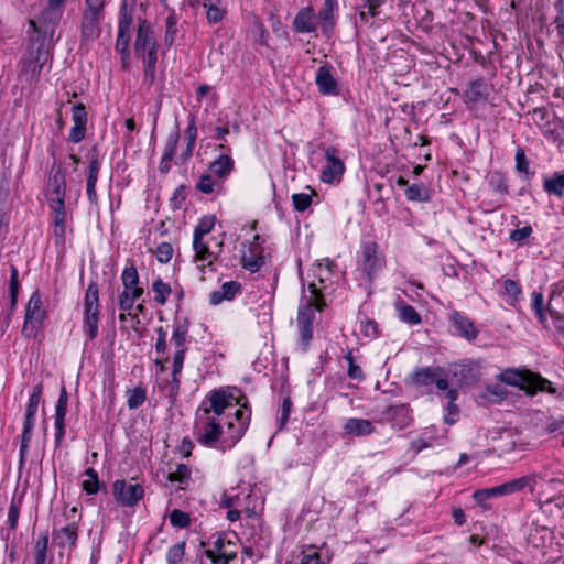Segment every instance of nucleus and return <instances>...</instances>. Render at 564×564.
Here are the masks:
<instances>
[{
  "label": "nucleus",
  "mask_w": 564,
  "mask_h": 564,
  "mask_svg": "<svg viewBox=\"0 0 564 564\" xmlns=\"http://www.w3.org/2000/svg\"><path fill=\"white\" fill-rule=\"evenodd\" d=\"M500 377L505 383L519 387L528 394H534L538 391L556 393V389L553 388L551 381L531 371L506 370Z\"/></svg>",
  "instance_id": "obj_1"
},
{
  "label": "nucleus",
  "mask_w": 564,
  "mask_h": 564,
  "mask_svg": "<svg viewBox=\"0 0 564 564\" xmlns=\"http://www.w3.org/2000/svg\"><path fill=\"white\" fill-rule=\"evenodd\" d=\"M134 51L144 61L145 75H154L156 65V40L150 25L143 21L139 24Z\"/></svg>",
  "instance_id": "obj_2"
},
{
  "label": "nucleus",
  "mask_w": 564,
  "mask_h": 564,
  "mask_svg": "<svg viewBox=\"0 0 564 564\" xmlns=\"http://www.w3.org/2000/svg\"><path fill=\"white\" fill-rule=\"evenodd\" d=\"M310 289V297L306 301V304L299 310L297 323L301 332V339L305 346L310 344V340L313 336V318L314 312L313 307L318 311H322L325 306V302L321 294V291L316 288L314 282L308 284Z\"/></svg>",
  "instance_id": "obj_3"
},
{
  "label": "nucleus",
  "mask_w": 564,
  "mask_h": 564,
  "mask_svg": "<svg viewBox=\"0 0 564 564\" xmlns=\"http://www.w3.org/2000/svg\"><path fill=\"white\" fill-rule=\"evenodd\" d=\"M61 18V12L46 7L37 20L31 19L29 21L33 32L37 34L36 39H32V43L34 44L35 42H40L36 48V61H40L42 52L45 50V40L48 39L52 41L55 33V28L57 26Z\"/></svg>",
  "instance_id": "obj_4"
},
{
  "label": "nucleus",
  "mask_w": 564,
  "mask_h": 564,
  "mask_svg": "<svg viewBox=\"0 0 564 564\" xmlns=\"http://www.w3.org/2000/svg\"><path fill=\"white\" fill-rule=\"evenodd\" d=\"M46 318V311L43 307L40 294L37 291L33 292L25 310L24 324L22 327V335L26 338L36 337L43 327Z\"/></svg>",
  "instance_id": "obj_5"
},
{
  "label": "nucleus",
  "mask_w": 564,
  "mask_h": 564,
  "mask_svg": "<svg viewBox=\"0 0 564 564\" xmlns=\"http://www.w3.org/2000/svg\"><path fill=\"white\" fill-rule=\"evenodd\" d=\"M85 321H84V332L87 334L88 338L91 340L96 338L98 334V321H99V295H98V286L95 282H91L85 294Z\"/></svg>",
  "instance_id": "obj_6"
},
{
  "label": "nucleus",
  "mask_w": 564,
  "mask_h": 564,
  "mask_svg": "<svg viewBox=\"0 0 564 564\" xmlns=\"http://www.w3.org/2000/svg\"><path fill=\"white\" fill-rule=\"evenodd\" d=\"M196 425L198 429V442L204 445H213L221 434V427L215 416L210 415V409H198L196 412Z\"/></svg>",
  "instance_id": "obj_7"
},
{
  "label": "nucleus",
  "mask_w": 564,
  "mask_h": 564,
  "mask_svg": "<svg viewBox=\"0 0 564 564\" xmlns=\"http://www.w3.org/2000/svg\"><path fill=\"white\" fill-rule=\"evenodd\" d=\"M112 494L121 506L133 507L143 498L144 489L139 484L118 479L112 484Z\"/></svg>",
  "instance_id": "obj_8"
},
{
  "label": "nucleus",
  "mask_w": 564,
  "mask_h": 564,
  "mask_svg": "<svg viewBox=\"0 0 564 564\" xmlns=\"http://www.w3.org/2000/svg\"><path fill=\"white\" fill-rule=\"evenodd\" d=\"M378 249V245L372 241L366 242L362 247V269L370 281L384 264V259L379 254Z\"/></svg>",
  "instance_id": "obj_9"
},
{
  "label": "nucleus",
  "mask_w": 564,
  "mask_h": 564,
  "mask_svg": "<svg viewBox=\"0 0 564 564\" xmlns=\"http://www.w3.org/2000/svg\"><path fill=\"white\" fill-rule=\"evenodd\" d=\"M102 18L104 13L84 11L80 23L82 43L88 44L100 36V21Z\"/></svg>",
  "instance_id": "obj_10"
},
{
  "label": "nucleus",
  "mask_w": 564,
  "mask_h": 564,
  "mask_svg": "<svg viewBox=\"0 0 564 564\" xmlns=\"http://www.w3.org/2000/svg\"><path fill=\"white\" fill-rule=\"evenodd\" d=\"M335 148H327L325 151L326 165L323 167L321 178L323 182L332 183L337 177H340L345 171V165L336 155Z\"/></svg>",
  "instance_id": "obj_11"
},
{
  "label": "nucleus",
  "mask_w": 564,
  "mask_h": 564,
  "mask_svg": "<svg viewBox=\"0 0 564 564\" xmlns=\"http://www.w3.org/2000/svg\"><path fill=\"white\" fill-rule=\"evenodd\" d=\"M332 70L333 66L326 63L322 65L316 73L315 83L319 93L323 95H338L339 93L338 84Z\"/></svg>",
  "instance_id": "obj_12"
},
{
  "label": "nucleus",
  "mask_w": 564,
  "mask_h": 564,
  "mask_svg": "<svg viewBox=\"0 0 564 564\" xmlns=\"http://www.w3.org/2000/svg\"><path fill=\"white\" fill-rule=\"evenodd\" d=\"M453 377L460 386H470L479 380L480 371L477 364H457L452 368Z\"/></svg>",
  "instance_id": "obj_13"
},
{
  "label": "nucleus",
  "mask_w": 564,
  "mask_h": 564,
  "mask_svg": "<svg viewBox=\"0 0 564 564\" xmlns=\"http://www.w3.org/2000/svg\"><path fill=\"white\" fill-rule=\"evenodd\" d=\"M99 170L100 163L98 160V154L94 149L89 155V169L87 177V196L88 200L94 205L97 204L96 183L98 180Z\"/></svg>",
  "instance_id": "obj_14"
},
{
  "label": "nucleus",
  "mask_w": 564,
  "mask_h": 564,
  "mask_svg": "<svg viewBox=\"0 0 564 564\" xmlns=\"http://www.w3.org/2000/svg\"><path fill=\"white\" fill-rule=\"evenodd\" d=\"M449 319L455 326L456 330L460 336L467 340H474L478 335V329L474 323L465 315L459 312H453L449 315Z\"/></svg>",
  "instance_id": "obj_15"
},
{
  "label": "nucleus",
  "mask_w": 564,
  "mask_h": 564,
  "mask_svg": "<svg viewBox=\"0 0 564 564\" xmlns=\"http://www.w3.org/2000/svg\"><path fill=\"white\" fill-rule=\"evenodd\" d=\"M489 96V86L482 78L469 83L464 97L466 102L477 104L486 101Z\"/></svg>",
  "instance_id": "obj_16"
},
{
  "label": "nucleus",
  "mask_w": 564,
  "mask_h": 564,
  "mask_svg": "<svg viewBox=\"0 0 564 564\" xmlns=\"http://www.w3.org/2000/svg\"><path fill=\"white\" fill-rule=\"evenodd\" d=\"M219 0H194L192 7L195 9L203 8L209 23L219 22L225 11L219 7Z\"/></svg>",
  "instance_id": "obj_17"
},
{
  "label": "nucleus",
  "mask_w": 564,
  "mask_h": 564,
  "mask_svg": "<svg viewBox=\"0 0 564 564\" xmlns=\"http://www.w3.org/2000/svg\"><path fill=\"white\" fill-rule=\"evenodd\" d=\"M77 538L78 525L75 523H70L66 527H63L59 530L54 531L53 534V539L59 547H74L76 545Z\"/></svg>",
  "instance_id": "obj_18"
},
{
  "label": "nucleus",
  "mask_w": 564,
  "mask_h": 564,
  "mask_svg": "<svg viewBox=\"0 0 564 564\" xmlns=\"http://www.w3.org/2000/svg\"><path fill=\"white\" fill-rule=\"evenodd\" d=\"M344 431L354 436H365L371 434L375 427L369 420L351 417L346 421Z\"/></svg>",
  "instance_id": "obj_19"
},
{
  "label": "nucleus",
  "mask_w": 564,
  "mask_h": 564,
  "mask_svg": "<svg viewBox=\"0 0 564 564\" xmlns=\"http://www.w3.org/2000/svg\"><path fill=\"white\" fill-rule=\"evenodd\" d=\"M293 28L300 33L314 32L316 30V24L314 22L313 10L311 8L302 9L294 18Z\"/></svg>",
  "instance_id": "obj_20"
},
{
  "label": "nucleus",
  "mask_w": 564,
  "mask_h": 564,
  "mask_svg": "<svg viewBox=\"0 0 564 564\" xmlns=\"http://www.w3.org/2000/svg\"><path fill=\"white\" fill-rule=\"evenodd\" d=\"M235 419L237 421V425L232 422H228V430H232V434L230 436L232 443L240 440L247 431L250 421V411L246 412L243 409H238L235 412Z\"/></svg>",
  "instance_id": "obj_21"
},
{
  "label": "nucleus",
  "mask_w": 564,
  "mask_h": 564,
  "mask_svg": "<svg viewBox=\"0 0 564 564\" xmlns=\"http://www.w3.org/2000/svg\"><path fill=\"white\" fill-rule=\"evenodd\" d=\"M47 186L50 196L65 197L66 176L61 167L52 170Z\"/></svg>",
  "instance_id": "obj_22"
},
{
  "label": "nucleus",
  "mask_w": 564,
  "mask_h": 564,
  "mask_svg": "<svg viewBox=\"0 0 564 564\" xmlns=\"http://www.w3.org/2000/svg\"><path fill=\"white\" fill-rule=\"evenodd\" d=\"M442 370L440 368L425 367L416 369L412 377V383L414 386H429L436 380L438 376H441Z\"/></svg>",
  "instance_id": "obj_23"
},
{
  "label": "nucleus",
  "mask_w": 564,
  "mask_h": 564,
  "mask_svg": "<svg viewBox=\"0 0 564 564\" xmlns=\"http://www.w3.org/2000/svg\"><path fill=\"white\" fill-rule=\"evenodd\" d=\"M534 478L535 477L533 475H529V476H523V477H520L517 479H512L508 482L501 484L500 491H502V496H505V495H510L513 492L521 491L525 487H530L531 489H533V486L535 484Z\"/></svg>",
  "instance_id": "obj_24"
},
{
  "label": "nucleus",
  "mask_w": 564,
  "mask_h": 564,
  "mask_svg": "<svg viewBox=\"0 0 564 564\" xmlns=\"http://www.w3.org/2000/svg\"><path fill=\"white\" fill-rule=\"evenodd\" d=\"M231 399V395H227L221 390L213 392L209 398L210 406L208 408L210 409V414L221 415L228 406H232Z\"/></svg>",
  "instance_id": "obj_25"
},
{
  "label": "nucleus",
  "mask_w": 564,
  "mask_h": 564,
  "mask_svg": "<svg viewBox=\"0 0 564 564\" xmlns=\"http://www.w3.org/2000/svg\"><path fill=\"white\" fill-rule=\"evenodd\" d=\"M395 308L399 313V318L402 322L410 325H416L421 323V316L416 310L413 306L406 304L403 300H398L395 302Z\"/></svg>",
  "instance_id": "obj_26"
},
{
  "label": "nucleus",
  "mask_w": 564,
  "mask_h": 564,
  "mask_svg": "<svg viewBox=\"0 0 564 564\" xmlns=\"http://www.w3.org/2000/svg\"><path fill=\"white\" fill-rule=\"evenodd\" d=\"M544 191L557 197H564V174L555 173L551 178H545Z\"/></svg>",
  "instance_id": "obj_27"
},
{
  "label": "nucleus",
  "mask_w": 564,
  "mask_h": 564,
  "mask_svg": "<svg viewBox=\"0 0 564 564\" xmlns=\"http://www.w3.org/2000/svg\"><path fill=\"white\" fill-rule=\"evenodd\" d=\"M234 162L227 154H221L217 160L210 163L209 170L215 175L223 177L232 170Z\"/></svg>",
  "instance_id": "obj_28"
},
{
  "label": "nucleus",
  "mask_w": 564,
  "mask_h": 564,
  "mask_svg": "<svg viewBox=\"0 0 564 564\" xmlns=\"http://www.w3.org/2000/svg\"><path fill=\"white\" fill-rule=\"evenodd\" d=\"M204 237H193V248L195 251V261H207L208 265H212L214 257L213 252L209 250V247L203 241Z\"/></svg>",
  "instance_id": "obj_29"
},
{
  "label": "nucleus",
  "mask_w": 564,
  "mask_h": 564,
  "mask_svg": "<svg viewBox=\"0 0 564 564\" xmlns=\"http://www.w3.org/2000/svg\"><path fill=\"white\" fill-rule=\"evenodd\" d=\"M143 294L142 288H134L132 291L123 290L119 296V307L123 312H129L133 307V303Z\"/></svg>",
  "instance_id": "obj_30"
},
{
  "label": "nucleus",
  "mask_w": 564,
  "mask_h": 564,
  "mask_svg": "<svg viewBox=\"0 0 564 564\" xmlns=\"http://www.w3.org/2000/svg\"><path fill=\"white\" fill-rule=\"evenodd\" d=\"M336 4V0H325L323 8L318 12V19L323 23L324 31H328V29L333 25V14Z\"/></svg>",
  "instance_id": "obj_31"
},
{
  "label": "nucleus",
  "mask_w": 564,
  "mask_h": 564,
  "mask_svg": "<svg viewBox=\"0 0 564 564\" xmlns=\"http://www.w3.org/2000/svg\"><path fill=\"white\" fill-rule=\"evenodd\" d=\"M405 196L413 202H427L430 199V191L423 184H413L405 189Z\"/></svg>",
  "instance_id": "obj_32"
},
{
  "label": "nucleus",
  "mask_w": 564,
  "mask_h": 564,
  "mask_svg": "<svg viewBox=\"0 0 564 564\" xmlns=\"http://www.w3.org/2000/svg\"><path fill=\"white\" fill-rule=\"evenodd\" d=\"M184 357H185L184 349L177 350L173 357V380H172L171 391L174 393H176L180 388V380H178L177 376L182 371Z\"/></svg>",
  "instance_id": "obj_33"
},
{
  "label": "nucleus",
  "mask_w": 564,
  "mask_h": 564,
  "mask_svg": "<svg viewBox=\"0 0 564 564\" xmlns=\"http://www.w3.org/2000/svg\"><path fill=\"white\" fill-rule=\"evenodd\" d=\"M127 394H128L127 404L130 410H134V409H138L139 406H141L147 398L145 390L141 387H137L134 389L128 390Z\"/></svg>",
  "instance_id": "obj_34"
},
{
  "label": "nucleus",
  "mask_w": 564,
  "mask_h": 564,
  "mask_svg": "<svg viewBox=\"0 0 564 564\" xmlns=\"http://www.w3.org/2000/svg\"><path fill=\"white\" fill-rule=\"evenodd\" d=\"M85 475L88 477V479L83 482V485H82L83 489L88 495L97 494V491L99 489V479H98L97 471L90 467L85 470Z\"/></svg>",
  "instance_id": "obj_35"
},
{
  "label": "nucleus",
  "mask_w": 564,
  "mask_h": 564,
  "mask_svg": "<svg viewBox=\"0 0 564 564\" xmlns=\"http://www.w3.org/2000/svg\"><path fill=\"white\" fill-rule=\"evenodd\" d=\"M121 279L124 290L132 291L134 288H138L137 284L139 282V274L133 265L123 270Z\"/></svg>",
  "instance_id": "obj_36"
},
{
  "label": "nucleus",
  "mask_w": 564,
  "mask_h": 564,
  "mask_svg": "<svg viewBox=\"0 0 564 564\" xmlns=\"http://www.w3.org/2000/svg\"><path fill=\"white\" fill-rule=\"evenodd\" d=\"M152 289L155 293V302L164 305L166 302V295L171 293V286L164 283L160 278H158L152 285Z\"/></svg>",
  "instance_id": "obj_37"
},
{
  "label": "nucleus",
  "mask_w": 564,
  "mask_h": 564,
  "mask_svg": "<svg viewBox=\"0 0 564 564\" xmlns=\"http://www.w3.org/2000/svg\"><path fill=\"white\" fill-rule=\"evenodd\" d=\"M176 24H177L176 15L174 13L169 14V17L166 18V31H165V35H164V43L167 46L173 45V43L175 41V35L177 32Z\"/></svg>",
  "instance_id": "obj_38"
},
{
  "label": "nucleus",
  "mask_w": 564,
  "mask_h": 564,
  "mask_svg": "<svg viewBox=\"0 0 564 564\" xmlns=\"http://www.w3.org/2000/svg\"><path fill=\"white\" fill-rule=\"evenodd\" d=\"M19 281L18 269L14 265L10 268V304L11 310H14L18 301Z\"/></svg>",
  "instance_id": "obj_39"
},
{
  "label": "nucleus",
  "mask_w": 564,
  "mask_h": 564,
  "mask_svg": "<svg viewBox=\"0 0 564 564\" xmlns=\"http://www.w3.org/2000/svg\"><path fill=\"white\" fill-rule=\"evenodd\" d=\"M130 42V33L118 31V36L116 41V50L122 56L123 66H126V57L128 56V47Z\"/></svg>",
  "instance_id": "obj_40"
},
{
  "label": "nucleus",
  "mask_w": 564,
  "mask_h": 564,
  "mask_svg": "<svg viewBox=\"0 0 564 564\" xmlns=\"http://www.w3.org/2000/svg\"><path fill=\"white\" fill-rule=\"evenodd\" d=\"M215 226L214 216L203 217L194 230V237H205Z\"/></svg>",
  "instance_id": "obj_41"
},
{
  "label": "nucleus",
  "mask_w": 564,
  "mask_h": 564,
  "mask_svg": "<svg viewBox=\"0 0 564 564\" xmlns=\"http://www.w3.org/2000/svg\"><path fill=\"white\" fill-rule=\"evenodd\" d=\"M188 332V325L186 322L178 323L174 326L172 340L177 347H182L186 341V336Z\"/></svg>",
  "instance_id": "obj_42"
},
{
  "label": "nucleus",
  "mask_w": 564,
  "mask_h": 564,
  "mask_svg": "<svg viewBox=\"0 0 564 564\" xmlns=\"http://www.w3.org/2000/svg\"><path fill=\"white\" fill-rule=\"evenodd\" d=\"M48 546V536L47 534H42L35 544L36 549V556H35V563L36 564H44L46 560V551Z\"/></svg>",
  "instance_id": "obj_43"
},
{
  "label": "nucleus",
  "mask_w": 564,
  "mask_h": 564,
  "mask_svg": "<svg viewBox=\"0 0 564 564\" xmlns=\"http://www.w3.org/2000/svg\"><path fill=\"white\" fill-rule=\"evenodd\" d=\"M500 490H501L500 485L492 487V488L480 489V490H476L474 492L473 497L477 502L481 503L485 500L490 499L492 497L502 496V491H500Z\"/></svg>",
  "instance_id": "obj_44"
},
{
  "label": "nucleus",
  "mask_w": 564,
  "mask_h": 564,
  "mask_svg": "<svg viewBox=\"0 0 564 564\" xmlns=\"http://www.w3.org/2000/svg\"><path fill=\"white\" fill-rule=\"evenodd\" d=\"M185 551V542L172 545L169 549L166 560L169 564H177L182 561Z\"/></svg>",
  "instance_id": "obj_45"
},
{
  "label": "nucleus",
  "mask_w": 564,
  "mask_h": 564,
  "mask_svg": "<svg viewBox=\"0 0 564 564\" xmlns=\"http://www.w3.org/2000/svg\"><path fill=\"white\" fill-rule=\"evenodd\" d=\"M170 522L172 525L183 529L189 524L191 519L188 513L178 509H174L170 513Z\"/></svg>",
  "instance_id": "obj_46"
},
{
  "label": "nucleus",
  "mask_w": 564,
  "mask_h": 564,
  "mask_svg": "<svg viewBox=\"0 0 564 564\" xmlns=\"http://www.w3.org/2000/svg\"><path fill=\"white\" fill-rule=\"evenodd\" d=\"M294 208L297 212L306 210L312 204V195L307 193H297L292 195Z\"/></svg>",
  "instance_id": "obj_47"
},
{
  "label": "nucleus",
  "mask_w": 564,
  "mask_h": 564,
  "mask_svg": "<svg viewBox=\"0 0 564 564\" xmlns=\"http://www.w3.org/2000/svg\"><path fill=\"white\" fill-rule=\"evenodd\" d=\"M180 140V130L176 128L167 138L164 147L163 155L166 158H173Z\"/></svg>",
  "instance_id": "obj_48"
},
{
  "label": "nucleus",
  "mask_w": 564,
  "mask_h": 564,
  "mask_svg": "<svg viewBox=\"0 0 564 564\" xmlns=\"http://www.w3.org/2000/svg\"><path fill=\"white\" fill-rule=\"evenodd\" d=\"M516 170L529 177V161L527 160L525 152L522 148H518L516 152Z\"/></svg>",
  "instance_id": "obj_49"
},
{
  "label": "nucleus",
  "mask_w": 564,
  "mask_h": 564,
  "mask_svg": "<svg viewBox=\"0 0 564 564\" xmlns=\"http://www.w3.org/2000/svg\"><path fill=\"white\" fill-rule=\"evenodd\" d=\"M67 402L68 397L65 387L63 386L61 389V394L57 400L56 409H55V419L65 420L66 411H67Z\"/></svg>",
  "instance_id": "obj_50"
},
{
  "label": "nucleus",
  "mask_w": 564,
  "mask_h": 564,
  "mask_svg": "<svg viewBox=\"0 0 564 564\" xmlns=\"http://www.w3.org/2000/svg\"><path fill=\"white\" fill-rule=\"evenodd\" d=\"M155 256L159 262L167 263L173 256V248L167 242H162L156 247Z\"/></svg>",
  "instance_id": "obj_51"
},
{
  "label": "nucleus",
  "mask_w": 564,
  "mask_h": 564,
  "mask_svg": "<svg viewBox=\"0 0 564 564\" xmlns=\"http://www.w3.org/2000/svg\"><path fill=\"white\" fill-rule=\"evenodd\" d=\"M132 24V13L128 11L127 4L123 3L120 9V19L118 31L129 32Z\"/></svg>",
  "instance_id": "obj_52"
},
{
  "label": "nucleus",
  "mask_w": 564,
  "mask_h": 564,
  "mask_svg": "<svg viewBox=\"0 0 564 564\" xmlns=\"http://www.w3.org/2000/svg\"><path fill=\"white\" fill-rule=\"evenodd\" d=\"M189 469L186 465H178L175 471L169 473L167 479L172 482H184L189 478Z\"/></svg>",
  "instance_id": "obj_53"
},
{
  "label": "nucleus",
  "mask_w": 564,
  "mask_h": 564,
  "mask_svg": "<svg viewBox=\"0 0 564 564\" xmlns=\"http://www.w3.org/2000/svg\"><path fill=\"white\" fill-rule=\"evenodd\" d=\"M73 122L74 124L85 126L87 123V112L83 104H76L73 106Z\"/></svg>",
  "instance_id": "obj_54"
},
{
  "label": "nucleus",
  "mask_w": 564,
  "mask_h": 564,
  "mask_svg": "<svg viewBox=\"0 0 564 564\" xmlns=\"http://www.w3.org/2000/svg\"><path fill=\"white\" fill-rule=\"evenodd\" d=\"M263 264L262 257L243 256L242 257V265L251 272H257Z\"/></svg>",
  "instance_id": "obj_55"
},
{
  "label": "nucleus",
  "mask_w": 564,
  "mask_h": 564,
  "mask_svg": "<svg viewBox=\"0 0 564 564\" xmlns=\"http://www.w3.org/2000/svg\"><path fill=\"white\" fill-rule=\"evenodd\" d=\"M220 291L224 294L223 297H226V300H231L240 291V284L236 281L225 282L221 285Z\"/></svg>",
  "instance_id": "obj_56"
},
{
  "label": "nucleus",
  "mask_w": 564,
  "mask_h": 564,
  "mask_svg": "<svg viewBox=\"0 0 564 564\" xmlns=\"http://www.w3.org/2000/svg\"><path fill=\"white\" fill-rule=\"evenodd\" d=\"M543 302H544V299H543L542 293L534 292L532 307L535 311L536 315L539 316V319L541 323H544V319H545Z\"/></svg>",
  "instance_id": "obj_57"
},
{
  "label": "nucleus",
  "mask_w": 564,
  "mask_h": 564,
  "mask_svg": "<svg viewBox=\"0 0 564 564\" xmlns=\"http://www.w3.org/2000/svg\"><path fill=\"white\" fill-rule=\"evenodd\" d=\"M346 360L348 361V376L351 379H361L362 378V370L359 366H357L354 361V357L351 355V351H349L346 355Z\"/></svg>",
  "instance_id": "obj_58"
},
{
  "label": "nucleus",
  "mask_w": 564,
  "mask_h": 564,
  "mask_svg": "<svg viewBox=\"0 0 564 564\" xmlns=\"http://www.w3.org/2000/svg\"><path fill=\"white\" fill-rule=\"evenodd\" d=\"M196 188L205 194H210L214 191V183L212 176L209 174H204L200 176Z\"/></svg>",
  "instance_id": "obj_59"
},
{
  "label": "nucleus",
  "mask_w": 564,
  "mask_h": 564,
  "mask_svg": "<svg viewBox=\"0 0 564 564\" xmlns=\"http://www.w3.org/2000/svg\"><path fill=\"white\" fill-rule=\"evenodd\" d=\"M502 286H503V290H505L506 294H508L511 297H513V300H517V297L521 293V289H520L519 284L514 280H511V279L505 280Z\"/></svg>",
  "instance_id": "obj_60"
},
{
  "label": "nucleus",
  "mask_w": 564,
  "mask_h": 564,
  "mask_svg": "<svg viewBox=\"0 0 564 564\" xmlns=\"http://www.w3.org/2000/svg\"><path fill=\"white\" fill-rule=\"evenodd\" d=\"M36 411H37V406L30 405V404L26 405L25 420H24V424H23L24 430H30V431L33 430Z\"/></svg>",
  "instance_id": "obj_61"
},
{
  "label": "nucleus",
  "mask_w": 564,
  "mask_h": 564,
  "mask_svg": "<svg viewBox=\"0 0 564 564\" xmlns=\"http://www.w3.org/2000/svg\"><path fill=\"white\" fill-rule=\"evenodd\" d=\"M186 139L188 143L195 144L197 138V128L195 122V117L193 115L189 116V121L187 129L185 131Z\"/></svg>",
  "instance_id": "obj_62"
},
{
  "label": "nucleus",
  "mask_w": 564,
  "mask_h": 564,
  "mask_svg": "<svg viewBox=\"0 0 564 564\" xmlns=\"http://www.w3.org/2000/svg\"><path fill=\"white\" fill-rule=\"evenodd\" d=\"M86 127L74 124L70 129L69 140L74 143L80 142L85 138Z\"/></svg>",
  "instance_id": "obj_63"
},
{
  "label": "nucleus",
  "mask_w": 564,
  "mask_h": 564,
  "mask_svg": "<svg viewBox=\"0 0 564 564\" xmlns=\"http://www.w3.org/2000/svg\"><path fill=\"white\" fill-rule=\"evenodd\" d=\"M490 184L498 192H501V193H506L507 192L508 186H507L503 177L500 174H498V173H495V174L491 175Z\"/></svg>",
  "instance_id": "obj_64"
}]
</instances>
